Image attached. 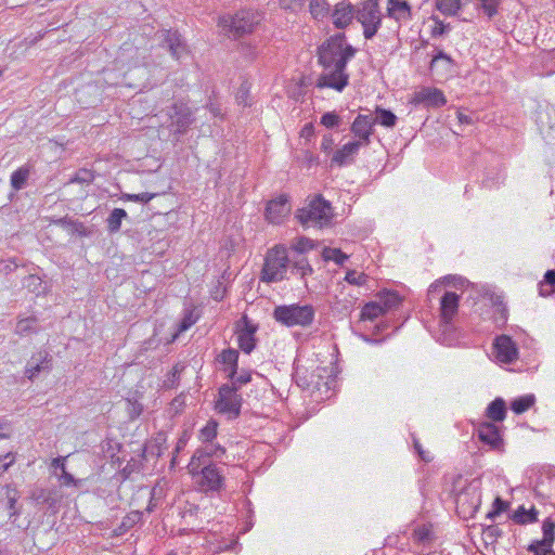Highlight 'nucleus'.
Listing matches in <instances>:
<instances>
[{
	"label": "nucleus",
	"mask_w": 555,
	"mask_h": 555,
	"mask_svg": "<svg viewBox=\"0 0 555 555\" xmlns=\"http://www.w3.org/2000/svg\"><path fill=\"white\" fill-rule=\"evenodd\" d=\"M357 50L345 44V35L331 37L318 50L319 63L324 69L332 67L347 68V63L354 56Z\"/></svg>",
	"instance_id": "f257e3e1"
},
{
	"label": "nucleus",
	"mask_w": 555,
	"mask_h": 555,
	"mask_svg": "<svg viewBox=\"0 0 555 555\" xmlns=\"http://www.w3.org/2000/svg\"><path fill=\"white\" fill-rule=\"evenodd\" d=\"M296 218L304 227L324 228L332 223L334 208L321 194L308 198L306 206L296 211Z\"/></svg>",
	"instance_id": "f03ea898"
},
{
	"label": "nucleus",
	"mask_w": 555,
	"mask_h": 555,
	"mask_svg": "<svg viewBox=\"0 0 555 555\" xmlns=\"http://www.w3.org/2000/svg\"><path fill=\"white\" fill-rule=\"evenodd\" d=\"M289 262L286 247L278 245L269 249L261 270V281L266 283L283 281L286 278Z\"/></svg>",
	"instance_id": "7ed1b4c3"
},
{
	"label": "nucleus",
	"mask_w": 555,
	"mask_h": 555,
	"mask_svg": "<svg viewBox=\"0 0 555 555\" xmlns=\"http://www.w3.org/2000/svg\"><path fill=\"white\" fill-rule=\"evenodd\" d=\"M315 310L311 305H281L273 310V318L276 322L287 327H306L312 324Z\"/></svg>",
	"instance_id": "20e7f679"
},
{
	"label": "nucleus",
	"mask_w": 555,
	"mask_h": 555,
	"mask_svg": "<svg viewBox=\"0 0 555 555\" xmlns=\"http://www.w3.org/2000/svg\"><path fill=\"white\" fill-rule=\"evenodd\" d=\"M258 24L256 15L246 10L238 11L234 15H225L219 18V26L234 38L251 34Z\"/></svg>",
	"instance_id": "39448f33"
},
{
	"label": "nucleus",
	"mask_w": 555,
	"mask_h": 555,
	"mask_svg": "<svg viewBox=\"0 0 555 555\" xmlns=\"http://www.w3.org/2000/svg\"><path fill=\"white\" fill-rule=\"evenodd\" d=\"M356 18L363 27L365 39H372L382 25V14L378 0H365L357 10Z\"/></svg>",
	"instance_id": "423d86ee"
},
{
	"label": "nucleus",
	"mask_w": 555,
	"mask_h": 555,
	"mask_svg": "<svg viewBox=\"0 0 555 555\" xmlns=\"http://www.w3.org/2000/svg\"><path fill=\"white\" fill-rule=\"evenodd\" d=\"M242 401V396L234 386L223 384L218 390L215 409L221 414H227L229 420H235L241 414Z\"/></svg>",
	"instance_id": "0eeeda50"
},
{
	"label": "nucleus",
	"mask_w": 555,
	"mask_h": 555,
	"mask_svg": "<svg viewBox=\"0 0 555 555\" xmlns=\"http://www.w3.org/2000/svg\"><path fill=\"white\" fill-rule=\"evenodd\" d=\"M192 475L197 476L196 482L204 492H219L224 487L222 469L216 464H203Z\"/></svg>",
	"instance_id": "6e6552de"
},
{
	"label": "nucleus",
	"mask_w": 555,
	"mask_h": 555,
	"mask_svg": "<svg viewBox=\"0 0 555 555\" xmlns=\"http://www.w3.org/2000/svg\"><path fill=\"white\" fill-rule=\"evenodd\" d=\"M543 538L533 540L527 551L534 555H555L553 544L555 542V520L546 518L542 524Z\"/></svg>",
	"instance_id": "1a4fd4ad"
},
{
	"label": "nucleus",
	"mask_w": 555,
	"mask_h": 555,
	"mask_svg": "<svg viewBox=\"0 0 555 555\" xmlns=\"http://www.w3.org/2000/svg\"><path fill=\"white\" fill-rule=\"evenodd\" d=\"M167 115L171 119L170 126L173 131L179 134L185 133L193 122L191 108L182 102L173 103L168 107Z\"/></svg>",
	"instance_id": "9d476101"
},
{
	"label": "nucleus",
	"mask_w": 555,
	"mask_h": 555,
	"mask_svg": "<svg viewBox=\"0 0 555 555\" xmlns=\"http://www.w3.org/2000/svg\"><path fill=\"white\" fill-rule=\"evenodd\" d=\"M349 83V75L346 68L332 67L324 69L317 80V88H331L341 92Z\"/></svg>",
	"instance_id": "9b49d317"
},
{
	"label": "nucleus",
	"mask_w": 555,
	"mask_h": 555,
	"mask_svg": "<svg viewBox=\"0 0 555 555\" xmlns=\"http://www.w3.org/2000/svg\"><path fill=\"white\" fill-rule=\"evenodd\" d=\"M460 304V295L454 292H444L440 298V326L443 331L452 327V320L456 315Z\"/></svg>",
	"instance_id": "f8f14e48"
},
{
	"label": "nucleus",
	"mask_w": 555,
	"mask_h": 555,
	"mask_svg": "<svg viewBox=\"0 0 555 555\" xmlns=\"http://www.w3.org/2000/svg\"><path fill=\"white\" fill-rule=\"evenodd\" d=\"M374 125L375 120H373L372 116L359 114L350 127V131L356 138L354 141L361 146H367L371 143Z\"/></svg>",
	"instance_id": "ddd939ff"
},
{
	"label": "nucleus",
	"mask_w": 555,
	"mask_h": 555,
	"mask_svg": "<svg viewBox=\"0 0 555 555\" xmlns=\"http://www.w3.org/2000/svg\"><path fill=\"white\" fill-rule=\"evenodd\" d=\"M495 359L505 364H511L518 358V349L514 340L506 335L498 336L493 343Z\"/></svg>",
	"instance_id": "4468645a"
},
{
	"label": "nucleus",
	"mask_w": 555,
	"mask_h": 555,
	"mask_svg": "<svg viewBox=\"0 0 555 555\" xmlns=\"http://www.w3.org/2000/svg\"><path fill=\"white\" fill-rule=\"evenodd\" d=\"M52 369V357L47 350H40L31 356L25 366V376L33 380L40 373H49Z\"/></svg>",
	"instance_id": "2eb2a0df"
},
{
	"label": "nucleus",
	"mask_w": 555,
	"mask_h": 555,
	"mask_svg": "<svg viewBox=\"0 0 555 555\" xmlns=\"http://www.w3.org/2000/svg\"><path fill=\"white\" fill-rule=\"evenodd\" d=\"M225 453V449L220 444H207L201 449H197L193 454L189 468L191 474H195V470L203 464H212L211 457H221Z\"/></svg>",
	"instance_id": "dca6fc26"
},
{
	"label": "nucleus",
	"mask_w": 555,
	"mask_h": 555,
	"mask_svg": "<svg viewBox=\"0 0 555 555\" xmlns=\"http://www.w3.org/2000/svg\"><path fill=\"white\" fill-rule=\"evenodd\" d=\"M162 38V46L168 49L175 60L180 61L188 55L189 51L186 43L177 30H165Z\"/></svg>",
	"instance_id": "f3484780"
},
{
	"label": "nucleus",
	"mask_w": 555,
	"mask_h": 555,
	"mask_svg": "<svg viewBox=\"0 0 555 555\" xmlns=\"http://www.w3.org/2000/svg\"><path fill=\"white\" fill-rule=\"evenodd\" d=\"M413 102L415 104H423L426 107L438 108L446 105L447 100L441 90L431 87H423L414 93Z\"/></svg>",
	"instance_id": "a211bd4d"
},
{
	"label": "nucleus",
	"mask_w": 555,
	"mask_h": 555,
	"mask_svg": "<svg viewBox=\"0 0 555 555\" xmlns=\"http://www.w3.org/2000/svg\"><path fill=\"white\" fill-rule=\"evenodd\" d=\"M291 212V204L287 196L281 195L268 202L266 218L272 223H281Z\"/></svg>",
	"instance_id": "6ab92c4d"
},
{
	"label": "nucleus",
	"mask_w": 555,
	"mask_h": 555,
	"mask_svg": "<svg viewBox=\"0 0 555 555\" xmlns=\"http://www.w3.org/2000/svg\"><path fill=\"white\" fill-rule=\"evenodd\" d=\"M478 438L485 444H488L493 450H500L503 446V439L500 429L496 425L489 422H483L478 426Z\"/></svg>",
	"instance_id": "aec40b11"
},
{
	"label": "nucleus",
	"mask_w": 555,
	"mask_h": 555,
	"mask_svg": "<svg viewBox=\"0 0 555 555\" xmlns=\"http://www.w3.org/2000/svg\"><path fill=\"white\" fill-rule=\"evenodd\" d=\"M244 326L237 331L238 347L245 353H250L256 346L255 332L257 326L250 323L247 317H243Z\"/></svg>",
	"instance_id": "412c9836"
},
{
	"label": "nucleus",
	"mask_w": 555,
	"mask_h": 555,
	"mask_svg": "<svg viewBox=\"0 0 555 555\" xmlns=\"http://www.w3.org/2000/svg\"><path fill=\"white\" fill-rule=\"evenodd\" d=\"M361 147L362 146L356 141H350L344 144L333 154L332 164H335L339 167L351 165L354 162V158Z\"/></svg>",
	"instance_id": "4be33fe9"
},
{
	"label": "nucleus",
	"mask_w": 555,
	"mask_h": 555,
	"mask_svg": "<svg viewBox=\"0 0 555 555\" xmlns=\"http://www.w3.org/2000/svg\"><path fill=\"white\" fill-rule=\"evenodd\" d=\"M354 16V7L350 2L341 1L335 5L333 24L336 28H346Z\"/></svg>",
	"instance_id": "5701e85b"
},
{
	"label": "nucleus",
	"mask_w": 555,
	"mask_h": 555,
	"mask_svg": "<svg viewBox=\"0 0 555 555\" xmlns=\"http://www.w3.org/2000/svg\"><path fill=\"white\" fill-rule=\"evenodd\" d=\"M412 539L415 543L423 546L431 544L436 540L431 524H422L413 529Z\"/></svg>",
	"instance_id": "b1692460"
},
{
	"label": "nucleus",
	"mask_w": 555,
	"mask_h": 555,
	"mask_svg": "<svg viewBox=\"0 0 555 555\" xmlns=\"http://www.w3.org/2000/svg\"><path fill=\"white\" fill-rule=\"evenodd\" d=\"M538 516L539 511L534 506L527 509L524 505H520L509 515V518L517 525H528L537 522Z\"/></svg>",
	"instance_id": "393cba45"
},
{
	"label": "nucleus",
	"mask_w": 555,
	"mask_h": 555,
	"mask_svg": "<svg viewBox=\"0 0 555 555\" xmlns=\"http://www.w3.org/2000/svg\"><path fill=\"white\" fill-rule=\"evenodd\" d=\"M487 416L492 422H502L506 416V404L502 398H495L487 408Z\"/></svg>",
	"instance_id": "a878e982"
},
{
	"label": "nucleus",
	"mask_w": 555,
	"mask_h": 555,
	"mask_svg": "<svg viewBox=\"0 0 555 555\" xmlns=\"http://www.w3.org/2000/svg\"><path fill=\"white\" fill-rule=\"evenodd\" d=\"M54 224L66 229L72 234L77 233L80 236H86L87 231L82 222L74 220L69 217L59 218L52 221Z\"/></svg>",
	"instance_id": "bb28decb"
},
{
	"label": "nucleus",
	"mask_w": 555,
	"mask_h": 555,
	"mask_svg": "<svg viewBox=\"0 0 555 555\" xmlns=\"http://www.w3.org/2000/svg\"><path fill=\"white\" fill-rule=\"evenodd\" d=\"M128 217L122 208H114L106 219V227L109 233H117L120 230L121 222Z\"/></svg>",
	"instance_id": "cd10ccee"
},
{
	"label": "nucleus",
	"mask_w": 555,
	"mask_h": 555,
	"mask_svg": "<svg viewBox=\"0 0 555 555\" xmlns=\"http://www.w3.org/2000/svg\"><path fill=\"white\" fill-rule=\"evenodd\" d=\"M289 261L292 273L299 274L302 279L313 273L312 267L302 255H299L298 258L289 259Z\"/></svg>",
	"instance_id": "c85d7f7f"
},
{
	"label": "nucleus",
	"mask_w": 555,
	"mask_h": 555,
	"mask_svg": "<svg viewBox=\"0 0 555 555\" xmlns=\"http://www.w3.org/2000/svg\"><path fill=\"white\" fill-rule=\"evenodd\" d=\"M38 332V320L35 317H28L17 321L15 333L20 336H27Z\"/></svg>",
	"instance_id": "c756f323"
},
{
	"label": "nucleus",
	"mask_w": 555,
	"mask_h": 555,
	"mask_svg": "<svg viewBox=\"0 0 555 555\" xmlns=\"http://www.w3.org/2000/svg\"><path fill=\"white\" fill-rule=\"evenodd\" d=\"M65 461H66V459L63 456H59V457L54 459V464L62 465V473H60V475H59V480H60L61 485L66 486V487H79L81 483V480L76 479L72 474H69L66 470Z\"/></svg>",
	"instance_id": "7c9ffc66"
},
{
	"label": "nucleus",
	"mask_w": 555,
	"mask_h": 555,
	"mask_svg": "<svg viewBox=\"0 0 555 555\" xmlns=\"http://www.w3.org/2000/svg\"><path fill=\"white\" fill-rule=\"evenodd\" d=\"M378 304L385 308V312L398 307L401 304V297L398 293L391 291H383L378 293Z\"/></svg>",
	"instance_id": "2f4dec72"
},
{
	"label": "nucleus",
	"mask_w": 555,
	"mask_h": 555,
	"mask_svg": "<svg viewBox=\"0 0 555 555\" xmlns=\"http://www.w3.org/2000/svg\"><path fill=\"white\" fill-rule=\"evenodd\" d=\"M142 514L139 511L128 513L121 520V524L115 530L117 535H121L129 531L141 520Z\"/></svg>",
	"instance_id": "473e14b6"
},
{
	"label": "nucleus",
	"mask_w": 555,
	"mask_h": 555,
	"mask_svg": "<svg viewBox=\"0 0 555 555\" xmlns=\"http://www.w3.org/2000/svg\"><path fill=\"white\" fill-rule=\"evenodd\" d=\"M376 117L373 118L375 124H379L386 128H393L397 122V116L389 109L376 107Z\"/></svg>",
	"instance_id": "72a5a7b5"
},
{
	"label": "nucleus",
	"mask_w": 555,
	"mask_h": 555,
	"mask_svg": "<svg viewBox=\"0 0 555 555\" xmlns=\"http://www.w3.org/2000/svg\"><path fill=\"white\" fill-rule=\"evenodd\" d=\"M385 313V308L377 301H371L364 305L361 310L362 320H375Z\"/></svg>",
	"instance_id": "f704fd0d"
},
{
	"label": "nucleus",
	"mask_w": 555,
	"mask_h": 555,
	"mask_svg": "<svg viewBox=\"0 0 555 555\" xmlns=\"http://www.w3.org/2000/svg\"><path fill=\"white\" fill-rule=\"evenodd\" d=\"M30 170L27 167H20L11 175V185L14 190L18 191L25 188L29 178Z\"/></svg>",
	"instance_id": "c9c22d12"
},
{
	"label": "nucleus",
	"mask_w": 555,
	"mask_h": 555,
	"mask_svg": "<svg viewBox=\"0 0 555 555\" xmlns=\"http://www.w3.org/2000/svg\"><path fill=\"white\" fill-rule=\"evenodd\" d=\"M534 401L535 399L533 395L516 398L511 403V410L516 414H521L529 410L533 405Z\"/></svg>",
	"instance_id": "e433bc0d"
},
{
	"label": "nucleus",
	"mask_w": 555,
	"mask_h": 555,
	"mask_svg": "<svg viewBox=\"0 0 555 555\" xmlns=\"http://www.w3.org/2000/svg\"><path fill=\"white\" fill-rule=\"evenodd\" d=\"M437 9L444 15H456L461 9V0H437Z\"/></svg>",
	"instance_id": "4c0bfd02"
},
{
	"label": "nucleus",
	"mask_w": 555,
	"mask_h": 555,
	"mask_svg": "<svg viewBox=\"0 0 555 555\" xmlns=\"http://www.w3.org/2000/svg\"><path fill=\"white\" fill-rule=\"evenodd\" d=\"M183 371V366L177 363L172 366L171 371L167 373L166 378L164 379L163 387L166 389H173L178 387L180 375Z\"/></svg>",
	"instance_id": "58836bf2"
},
{
	"label": "nucleus",
	"mask_w": 555,
	"mask_h": 555,
	"mask_svg": "<svg viewBox=\"0 0 555 555\" xmlns=\"http://www.w3.org/2000/svg\"><path fill=\"white\" fill-rule=\"evenodd\" d=\"M322 256L325 261L331 260L339 266H343L344 262L348 259V255L343 253L339 248L325 247L323 249Z\"/></svg>",
	"instance_id": "ea45409f"
},
{
	"label": "nucleus",
	"mask_w": 555,
	"mask_h": 555,
	"mask_svg": "<svg viewBox=\"0 0 555 555\" xmlns=\"http://www.w3.org/2000/svg\"><path fill=\"white\" fill-rule=\"evenodd\" d=\"M555 287V270H547L544 274V280L539 284L540 294L547 296L554 293Z\"/></svg>",
	"instance_id": "a19ab883"
},
{
	"label": "nucleus",
	"mask_w": 555,
	"mask_h": 555,
	"mask_svg": "<svg viewBox=\"0 0 555 555\" xmlns=\"http://www.w3.org/2000/svg\"><path fill=\"white\" fill-rule=\"evenodd\" d=\"M218 423L215 420H209L206 425L199 430V439L203 442H211L217 436Z\"/></svg>",
	"instance_id": "79ce46f5"
},
{
	"label": "nucleus",
	"mask_w": 555,
	"mask_h": 555,
	"mask_svg": "<svg viewBox=\"0 0 555 555\" xmlns=\"http://www.w3.org/2000/svg\"><path fill=\"white\" fill-rule=\"evenodd\" d=\"M23 287L37 295L43 292L42 280L36 274L25 276Z\"/></svg>",
	"instance_id": "37998d69"
},
{
	"label": "nucleus",
	"mask_w": 555,
	"mask_h": 555,
	"mask_svg": "<svg viewBox=\"0 0 555 555\" xmlns=\"http://www.w3.org/2000/svg\"><path fill=\"white\" fill-rule=\"evenodd\" d=\"M369 275L363 272L356 270H348L345 276V281L351 285L363 286L366 284Z\"/></svg>",
	"instance_id": "c03bdc74"
},
{
	"label": "nucleus",
	"mask_w": 555,
	"mask_h": 555,
	"mask_svg": "<svg viewBox=\"0 0 555 555\" xmlns=\"http://www.w3.org/2000/svg\"><path fill=\"white\" fill-rule=\"evenodd\" d=\"M313 247L314 244L310 238L301 236L292 243L291 249L299 255H302L306 251L311 250Z\"/></svg>",
	"instance_id": "a18cd8bd"
},
{
	"label": "nucleus",
	"mask_w": 555,
	"mask_h": 555,
	"mask_svg": "<svg viewBox=\"0 0 555 555\" xmlns=\"http://www.w3.org/2000/svg\"><path fill=\"white\" fill-rule=\"evenodd\" d=\"M509 506V503L496 496L492 504V509L486 515L487 519L493 520L501 513L505 512Z\"/></svg>",
	"instance_id": "49530a36"
},
{
	"label": "nucleus",
	"mask_w": 555,
	"mask_h": 555,
	"mask_svg": "<svg viewBox=\"0 0 555 555\" xmlns=\"http://www.w3.org/2000/svg\"><path fill=\"white\" fill-rule=\"evenodd\" d=\"M240 353L237 350L228 348L224 349L218 357V360L223 364H233L237 365Z\"/></svg>",
	"instance_id": "de8ad7c7"
},
{
	"label": "nucleus",
	"mask_w": 555,
	"mask_h": 555,
	"mask_svg": "<svg viewBox=\"0 0 555 555\" xmlns=\"http://www.w3.org/2000/svg\"><path fill=\"white\" fill-rule=\"evenodd\" d=\"M321 125L328 129L336 128L340 125L341 118L335 112H326L321 116Z\"/></svg>",
	"instance_id": "09e8293b"
},
{
	"label": "nucleus",
	"mask_w": 555,
	"mask_h": 555,
	"mask_svg": "<svg viewBox=\"0 0 555 555\" xmlns=\"http://www.w3.org/2000/svg\"><path fill=\"white\" fill-rule=\"evenodd\" d=\"M480 8L483 13L491 20L494 15L498 14V8L502 0H479Z\"/></svg>",
	"instance_id": "8fccbe9b"
},
{
	"label": "nucleus",
	"mask_w": 555,
	"mask_h": 555,
	"mask_svg": "<svg viewBox=\"0 0 555 555\" xmlns=\"http://www.w3.org/2000/svg\"><path fill=\"white\" fill-rule=\"evenodd\" d=\"M251 380V373L249 371L242 370L237 372L235 377L232 378L230 386H234L235 389L240 390L243 385L248 384Z\"/></svg>",
	"instance_id": "3c124183"
},
{
	"label": "nucleus",
	"mask_w": 555,
	"mask_h": 555,
	"mask_svg": "<svg viewBox=\"0 0 555 555\" xmlns=\"http://www.w3.org/2000/svg\"><path fill=\"white\" fill-rule=\"evenodd\" d=\"M156 196V193L143 192L139 194H122V199L137 203H149Z\"/></svg>",
	"instance_id": "603ef678"
},
{
	"label": "nucleus",
	"mask_w": 555,
	"mask_h": 555,
	"mask_svg": "<svg viewBox=\"0 0 555 555\" xmlns=\"http://www.w3.org/2000/svg\"><path fill=\"white\" fill-rule=\"evenodd\" d=\"M309 7L311 14L315 17L323 16L328 9L326 0H311Z\"/></svg>",
	"instance_id": "864d4df0"
},
{
	"label": "nucleus",
	"mask_w": 555,
	"mask_h": 555,
	"mask_svg": "<svg viewBox=\"0 0 555 555\" xmlns=\"http://www.w3.org/2000/svg\"><path fill=\"white\" fill-rule=\"evenodd\" d=\"M48 498H49V490H47V489L39 488V489L34 490L31 493V499L37 504H44V502L49 501Z\"/></svg>",
	"instance_id": "5fc2aeb1"
},
{
	"label": "nucleus",
	"mask_w": 555,
	"mask_h": 555,
	"mask_svg": "<svg viewBox=\"0 0 555 555\" xmlns=\"http://www.w3.org/2000/svg\"><path fill=\"white\" fill-rule=\"evenodd\" d=\"M73 181L79 182V183H89L93 181V173L88 169H81L79 170Z\"/></svg>",
	"instance_id": "6e6d98bb"
},
{
	"label": "nucleus",
	"mask_w": 555,
	"mask_h": 555,
	"mask_svg": "<svg viewBox=\"0 0 555 555\" xmlns=\"http://www.w3.org/2000/svg\"><path fill=\"white\" fill-rule=\"evenodd\" d=\"M14 461L12 453L0 456V476L13 465Z\"/></svg>",
	"instance_id": "4d7b16f0"
},
{
	"label": "nucleus",
	"mask_w": 555,
	"mask_h": 555,
	"mask_svg": "<svg viewBox=\"0 0 555 555\" xmlns=\"http://www.w3.org/2000/svg\"><path fill=\"white\" fill-rule=\"evenodd\" d=\"M142 411H143L142 404H140L138 402L128 401V414H129L130 420H135L137 417H139L141 415Z\"/></svg>",
	"instance_id": "13d9d810"
},
{
	"label": "nucleus",
	"mask_w": 555,
	"mask_h": 555,
	"mask_svg": "<svg viewBox=\"0 0 555 555\" xmlns=\"http://www.w3.org/2000/svg\"><path fill=\"white\" fill-rule=\"evenodd\" d=\"M391 9H389V14H391V10H398L403 12H410V4L405 0H388Z\"/></svg>",
	"instance_id": "bf43d9fd"
},
{
	"label": "nucleus",
	"mask_w": 555,
	"mask_h": 555,
	"mask_svg": "<svg viewBox=\"0 0 555 555\" xmlns=\"http://www.w3.org/2000/svg\"><path fill=\"white\" fill-rule=\"evenodd\" d=\"M196 322V318L193 315V312H188L180 322V331L184 332L189 330Z\"/></svg>",
	"instance_id": "052dcab7"
},
{
	"label": "nucleus",
	"mask_w": 555,
	"mask_h": 555,
	"mask_svg": "<svg viewBox=\"0 0 555 555\" xmlns=\"http://www.w3.org/2000/svg\"><path fill=\"white\" fill-rule=\"evenodd\" d=\"M334 146V139L331 133L324 134L321 142V150L324 153H331Z\"/></svg>",
	"instance_id": "680f3d73"
},
{
	"label": "nucleus",
	"mask_w": 555,
	"mask_h": 555,
	"mask_svg": "<svg viewBox=\"0 0 555 555\" xmlns=\"http://www.w3.org/2000/svg\"><path fill=\"white\" fill-rule=\"evenodd\" d=\"M163 442H165V438L162 435H158L155 438V443L150 447L151 448V453L155 454L157 456H160L162 455V448H160V446H162Z\"/></svg>",
	"instance_id": "e2e57ef3"
},
{
	"label": "nucleus",
	"mask_w": 555,
	"mask_h": 555,
	"mask_svg": "<svg viewBox=\"0 0 555 555\" xmlns=\"http://www.w3.org/2000/svg\"><path fill=\"white\" fill-rule=\"evenodd\" d=\"M449 25H444L442 22H437L431 30L433 37H440L447 33Z\"/></svg>",
	"instance_id": "0e129e2a"
},
{
	"label": "nucleus",
	"mask_w": 555,
	"mask_h": 555,
	"mask_svg": "<svg viewBox=\"0 0 555 555\" xmlns=\"http://www.w3.org/2000/svg\"><path fill=\"white\" fill-rule=\"evenodd\" d=\"M439 60H443V61L448 62L449 64H452V62H453V60H452V57L450 55H448L443 51H438V53L436 55H434V57H433V60L430 62V69H433L434 65Z\"/></svg>",
	"instance_id": "69168bd1"
},
{
	"label": "nucleus",
	"mask_w": 555,
	"mask_h": 555,
	"mask_svg": "<svg viewBox=\"0 0 555 555\" xmlns=\"http://www.w3.org/2000/svg\"><path fill=\"white\" fill-rule=\"evenodd\" d=\"M414 449L415 451L417 452L418 456L424 461V462H430L431 457L429 456V454H427L423 448H422V444L418 442V440L414 439Z\"/></svg>",
	"instance_id": "338daca9"
},
{
	"label": "nucleus",
	"mask_w": 555,
	"mask_h": 555,
	"mask_svg": "<svg viewBox=\"0 0 555 555\" xmlns=\"http://www.w3.org/2000/svg\"><path fill=\"white\" fill-rule=\"evenodd\" d=\"M224 372L227 373V377L230 379V382L232 380V378L235 377L236 373H237V370H238V364L237 365H233V364H228V365H224Z\"/></svg>",
	"instance_id": "774afa93"
}]
</instances>
